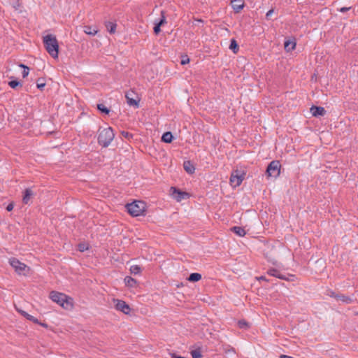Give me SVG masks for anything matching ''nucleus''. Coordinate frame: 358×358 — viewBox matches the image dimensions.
I'll return each instance as SVG.
<instances>
[{"label": "nucleus", "mask_w": 358, "mask_h": 358, "mask_svg": "<svg viewBox=\"0 0 358 358\" xmlns=\"http://www.w3.org/2000/svg\"><path fill=\"white\" fill-rule=\"evenodd\" d=\"M43 43L46 51L53 58H57L59 54V43L56 36L48 34L43 37Z\"/></svg>", "instance_id": "obj_1"}, {"label": "nucleus", "mask_w": 358, "mask_h": 358, "mask_svg": "<svg viewBox=\"0 0 358 358\" xmlns=\"http://www.w3.org/2000/svg\"><path fill=\"white\" fill-rule=\"evenodd\" d=\"M97 109L102 113H104L106 115H108L110 113V109L108 108L103 103L97 104Z\"/></svg>", "instance_id": "obj_26"}, {"label": "nucleus", "mask_w": 358, "mask_h": 358, "mask_svg": "<svg viewBox=\"0 0 358 358\" xmlns=\"http://www.w3.org/2000/svg\"><path fill=\"white\" fill-rule=\"evenodd\" d=\"M19 66L24 69V70L22 71V77L23 78L27 77L29 74V69L26 65H24L23 64H20L19 65Z\"/></svg>", "instance_id": "obj_33"}, {"label": "nucleus", "mask_w": 358, "mask_h": 358, "mask_svg": "<svg viewBox=\"0 0 358 358\" xmlns=\"http://www.w3.org/2000/svg\"><path fill=\"white\" fill-rule=\"evenodd\" d=\"M8 85L13 88V89H15L18 86H22V84L20 83V81H18L17 80H12L8 82Z\"/></svg>", "instance_id": "obj_30"}, {"label": "nucleus", "mask_w": 358, "mask_h": 358, "mask_svg": "<svg viewBox=\"0 0 358 358\" xmlns=\"http://www.w3.org/2000/svg\"><path fill=\"white\" fill-rule=\"evenodd\" d=\"M141 271V268L138 265H133L130 268V272L132 274L136 275L140 273Z\"/></svg>", "instance_id": "obj_29"}, {"label": "nucleus", "mask_w": 358, "mask_h": 358, "mask_svg": "<svg viewBox=\"0 0 358 358\" xmlns=\"http://www.w3.org/2000/svg\"><path fill=\"white\" fill-rule=\"evenodd\" d=\"M124 283L129 287H136L137 286V280L131 276L124 278Z\"/></svg>", "instance_id": "obj_17"}, {"label": "nucleus", "mask_w": 358, "mask_h": 358, "mask_svg": "<svg viewBox=\"0 0 358 358\" xmlns=\"http://www.w3.org/2000/svg\"><path fill=\"white\" fill-rule=\"evenodd\" d=\"M357 314H358V313H357Z\"/></svg>", "instance_id": "obj_47"}, {"label": "nucleus", "mask_w": 358, "mask_h": 358, "mask_svg": "<svg viewBox=\"0 0 358 358\" xmlns=\"http://www.w3.org/2000/svg\"><path fill=\"white\" fill-rule=\"evenodd\" d=\"M201 275L199 273H192L187 278L189 282H198L201 279Z\"/></svg>", "instance_id": "obj_23"}, {"label": "nucleus", "mask_w": 358, "mask_h": 358, "mask_svg": "<svg viewBox=\"0 0 358 358\" xmlns=\"http://www.w3.org/2000/svg\"><path fill=\"white\" fill-rule=\"evenodd\" d=\"M296 45V43L295 39H294L293 41L287 40L285 41L284 43V48L287 52H291L295 49Z\"/></svg>", "instance_id": "obj_16"}, {"label": "nucleus", "mask_w": 358, "mask_h": 358, "mask_svg": "<svg viewBox=\"0 0 358 358\" xmlns=\"http://www.w3.org/2000/svg\"><path fill=\"white\" fill-rule=\"evenodd\" d=\"M180 59V64L182 65H185L189 62V58L187 55H181Z\"/></svg>", "instance_id": "obj_34"}, {"label": "nucleus", "mask_w": 358, "mask_h": 358, "mask_svg": "<svg viewBox=\"0 0 358 358\" xmlns=\"http://www.w3.org/2000/svg\"><path fill=\"white\" fill-rule=\"evenodd\" d=\"M169 192L171 196L177 201H181L183 199L189 198V194L187 192H183L176 187H171Z\"/></svg>", "instance_id": "obj_7"}, {"label": "nucleus", "mask_w": 358, "mask_h": 358, "mask_svg": "<svg viewBox=\"0 0 358 358\" xmlns=\"http://www.w3.org/2000/svg\"><path fill=\"white\" fill-rule=\"evenodd\" d=\"M38 324L45 327V328H48V324L45 323V322H39V323H37Z\"/></svg>", "instance_id": "obj_43"}, {"label": "nucleus", "mask_w": 358, "mask_h": 358, "mask_svg": "<svg viewBox=\"0 0 358 358\" xmlns=\"http://www.w3.org/2000/svg\"><path fill=\"white\" fill-rule=\"evenodd\" d=\"M78 249L80 252H84L88 250V246L85 243H80L78 245Z\"/></svg>", "instance_id": "obj_36"}, {"label": "nucleus", "mask_w": 358, "mask_h": 358, "mask_svg": "<svg viewBox=\"0 0 358 358\" xmlns=\"http://www.w3.org/2000/svg\"><path fill=\"white\" fill-rule=\"evenodd\" d=\"M24 317L27 320H29V321H31V322H34V323H35V324H36V323H39V320H38L37 318L34 317V316H32V315H29V313H24Z\"/></svg>", "instance_id": "obj_31"}, {"label": "nucleus", "mask_w": 358, "mask_h": 358, "mask_svg": "<svg viewBox=\"0 0 358 358\" xmlns=\"http://www.w3.org/2000/svg\"><path fill=\"white\" fill-rule=\"evenodd\" d=\"M127 103L129 106H133L135 108H139L140 98L135 94L134 91L127 92L125 94Z\"/></svg>", "instance_id": "obj_8"}, {"label": "nucleus", "mask_w": 358, "mask_h": 358, "mask_svg": "<svg viewBox=\"0 0 358 358\" xmlns=\"http://www.w3.org/2000/svg\"><path fill=\"white\" fill-rule=\"evenodd\" d=\"M281 164L279 161L273 160L271 162L266 170L267 177H273L276 178L280 173Z\"/></svg>", "instance_id": "obj_6"}, {"label": "nucleus", "mask_w": 358, "mask_h": 358, "mask_svg": "<svg viewBox=\"0 0 358 358\" xmlns=\"http://www.w3.org/2000/svg\"><path fill=\"white\" fill-rule=\"evenodd\" d=\"M231 231L241 237H243L246 234L245 230L241 227H233L231 228Z\"/></svg>", "instance_id": "obj_19"}, {"label": "nucleus", "mask_w": 358, "mask_h": 358, "mask_svg": "<svg viewBox=\"0 0 358 358\" xmlns=\"http://www.w3.org/2000/svg\"><path fill=\"white\" fill-rule=\"evenodd\" d=\"M121 135H122V136H123L124 138H125L128 140H131L134 137V135L132 134H131L128 131H122Z\"/></svg>", "instance_id": "obj_35"}, {"label": "nucleus", "mask_w": 358, "mask_h": 358, "mask_svg": "<svg viewBox=\"0 0 358 358\" xmlns=\"http://www.w3.org/2000/svg\"><path fill=\"white\" fill-rule=\"evenodd\" d=\"M267 274L271 275V276L276 277V278H278L279 279H281V280H287V281L292 280L288 277H287L285 275L282 274L280 272L279 270H278V269H276L275 268H269L267 271Z\"/></svg>", "instance_id": "obj_11"}, {"label": "nucleus", "mask_w": 358, "mask_h": 358, "mask_svg": "<svg viewBox=\"0 0 358 358\" xmlns=\"http://www.w3.org/2000/svg\"><path fill=\"white\" fill-rule=\"evenodd\" d=\"M105 26L110 34H114L116 30L117 24L113 22H106Z\"/></svg>", "instance_id": "obj_20"}, {"label": "nucleus", "mask_w": 358, "mask_h": 358, "mask_svg": "<svg viewBox=\"0 0 358 358\" xmlns=\"http://www.w3.org/2000/svg\"><path fill=\"white\" fill-rule=\"evenodd\" d=\"M153 31L155 34L158 35L161 32V27L155 23Z\"/></svg>", "instance_id": "obj_38"}, {"label": "nucleus", "mask_w": 358, "mask_h": 358, "mask_svg": "<svg viewBox=\"0 0 358 358\" xmlns=\"http://www.w3.org/2000/svg\"><path fill=\"white\" fill-rule=\"evenodd\" d=\"M125 207L129 214L133 217H137L142 215L145 210V203L136 201L131 203H127Z\"/></svg>", "instance_id": "obj_4"}, {"label": "nucleus", "mask_w": 358, "mask_h": 358, "mask_svg": "<svg viewBox=\"0 0 358 358\" xmlns=\"http://www.w3.org/2000/svg\"><path fill=\"white\" fill-rule=\"evenodd\" d=\"M229 49L234 53H237L239 50V45H238L237 41L234 38H232L230 41Z\"/></svg>", "instance_id": "obj_22"}, {"label": "nucleus", "mask_w": 358, "mask_h": 358, "mask_svg": "<svg viewBox=\"0 0 358 358\" xmlns=\"http://www.w3.org/2000/svg\"><path fill=\"white\" fill-rule=\"evenodd\" d=\"M351 7H342L339 9V11L341 13H345L348 10H350Z\"/></svg>", "instance_id": "obj_40"}, {"label": "nucleus", "mask_w": 358, "mask_h": 358, "mask_svg": "<svg viewBox=\"0 0 358 358\" xmlns=\"http://www.w3.org/2000/svg\"><path fill=\"white\" fill-rule=\"evenodd\" d=\"M191 355H192V358H201L202 357L201 351L199 348L192 350Z\"/></svg>", "instance_id": "obj_28"}, {"label": "nucleus", "mask_w": 358, "mask_h": 358, "mask_svg": "<svg viewBox=\"0 0 358 358\" xmlns=\"http://www.w3.org/2000/svg\"><path fill=\"white\" fill-rule=\"evenodd\" d=\"M310 112L313 117H320V116H324L326 113V110L322 106H313L310 108Z\"/></svg>", "instance_id": "obj_13"}, {"label": "nucleus", "mask_w": 358, "mask_h": 358, "mask_svg": "<svg viewBox=\"0 0 358 358\" xmlns=\"http://www.w3.org/2000/svg\"><path fill=\"white\" fill-rule=\"evenodd\" d=\"M155 23L157 24V25H159V27H162L166 23V12L164 10L161 11L160 19L158 21H156Z\"/></svg>", "instance_id": "obj_24"}, {"label": "nucleus", "mask_w": 358, "mask_h": 358, "mask_svg": "<svg viewBox=\"0 0 358 358\" xmlns=\"http://www.w3.org/2000/svg\"><path fill=\"white\" fill-rule=\"evenodd\" d=\"M183 168L185 171L189 174H192L194 173L195 167L194 164L192 163V162L189 160L184 162Z\"/></svg>", "instance_id": "obj_15"}, {"label": "nucleus", "mask_w": 358, "mask_h": 358, "mask_svg": "<svg viewBox=\"0 0 358 358\" xmlns=\"http://www.w3.org/2000/svg\"><path fill=\"white\" fill-rule=\"evenodd\" d=\"M245 175L246 172L244 170H234L230 177L231 185H232L234 187L240 186L243 180L245 179Z\"/></svg>", "instance_id": "obj_5"}, {"label": "nucleus", "mask_w": 358, "mask_h": 358, "mask_svg": "<svg viewBox=\"0 0 358 358\" xmlns=\"http://www.w3.org/2000/svg\"><path fill=\"white\" fill-rule=\"evenodd\" d=\"M50 298L66 310L71 309L73 307L72 299L64 293L51 291Z\"/></svg>", "instance_id": "obj_2"}, {"label": "nucleus", "mask_w": 358, "mask_h": 358, "mask_svg": "<svg viewBox=\"0 0 358 358\" xmlns=\"http://www.w3.org/2000/svg\"><path fill=\"white\" fill-rule=\"evenodd\" d=\"M83 31L85 34L90 36H94L98 32V29L96 27H93L91 26H85Z\"/></svg>", "instance_id": "obj_21"}, {"label": "nucleus", "mask_w": 358, "mask_h": 358, "mask_svg": "<svg viewBox=\"0 0 358 358\" xmlns=\"http://www.w3.org/2000/svg\"><path fill=\"white\" fill-rule=\"evenodd\" d=\"M231 5L234 10V13H238L244 8L245 3L243 0H232Z\"/></svg>", "instance_id": "obj_12"}, {"label": "nucleus", "mask_w": 358, "mask_h": 358, "mask_svg": "<svg viewBox=\"0 0 358 358\" xmlns=\"http://www.w3.org/2000/svg\"><path fill=\"white\" fill-rule=\"evenodd\" d=\"M238 326L241 329H247L249 327V324L245 320H241L238 322Z\"/></svg>", "instance_id": "obj_32"}, {"label": "nucleus", "mask_w": 358, "mask_h": 358, "mask_svg": "<svg viewBox=\"0 0 358 358\" xmlns=\"http://www.w3.org/2000/svg\"><path fill=\"white\" fill-rule=\"evenodd\" d=\"M337 300H340L347 304L351 303L352 302V299L350 296L341 294H338V296H337Z\"/></svg>", "instance_id": "obj_25"}, {"label": "nucleus", "mask_w": 358, "mask_h": 358, "mask_svg": "<svg viewBox=\"0 0 358 358\" xmlns=\"http://www.w3.org/2000/svg\"><path fill=\"white\" fill-rule=\"evenodd\" d=\"M115 308L126 315H129L131 311L129 306L125 301L119 299L116 300Z\"/></svg>", "instance_id": "obj_10"}, {"label": "nucleus", "mask_w": 358, "mask_h": 358, "mask_svg": "<svg viewBox=\"0 0 358 358\" xmlns=\"http://www.w3.org/2000/svg\"><path fill=\"white\" fill-rule=\"evenodd\" d=\"M17 310L18 311V313H20L24 317V313H26L25 311H24L22 310H20V309H17Z\"/></svg>", "instance_id": "obj_45"}, {"label": "nucleus", "mask_w": 358, "mask_h": 358, "mask_svg": "<svg viewBox=\"0 0 358 358\" xmlns=\"http://www.w3.org/2000/svg\"><path fill=\"white\" fill-rule=\"evenodd\" d=\"M45 82L44 78H38L36 80L37 88L42 91L43 90V88L45 87Z\"/></svg>", "instance_id": "obj_27"}, {"label": "nucleus", "mask_w": 358, "mask_h": 358, "mask_svg": "<svg viewBox=\"0 0 358 358\" xmlns=\"http://www.w3.org/2000/svg\"><path fill=\"white\" fill-rule=\"evenodd\" d=\"M9 263L10 266L15 268V271L19 274H21L23 271H24L27 267L26 264L22 263L15 257L10 258L9 259Z\"/></svg>", "instance_id": "obj_9"}, {"label": "nucleus", "mask_w": 358, "mask_h": 358, "mask_svg": "<svg viewBox=\"0 0 358 358\" xmlns=\"http://www.w3.org/2000/svg\"><path fill=\"white\" fill-rule=\"evenodd\" d=\"M289 277H294L293 275H288Z\"/></svg>", "instance_id": "obj_46"}, {"label": "nucleus", "mask_w": 358, "mask_h": 358, "mask_svg": "<svg viewBox=\"0 0 358 358\" xmlns=\"http://www.w3.org/2000/svg\"><path fill=\"white\" fill-rule=\"evenodd\" d=\"M34 195V192L31 188H27L23 192L22 202L24 204H29L31 196Z\"/></svg>", "instance_id": "obj_14"}, {"label": "nucleus", "mask_w": 358, "mask_h": 358, "mask_svg": "<svg viewBox=\"0 0 358 358\" xmlns=\"http://www.w3.org/2000/svg\"><path fill=\"white\" fill-rule=\"evenodd\" d=\"M259 280H264V281H268V280L265 277V276H260L259 278H258Z\"/></svg>", "instance_id": "obj_44"}, {"label": "nucleus", "mask_w": 358, "mask_h": 358, "mask_svg": "<svg viewBox=\"0 0 358 358\" xmlns=\"http://www.w3.org/2000/svg\"><path fill=\"white\" fill-rule=\"evenodd\" d=\"M114 137L115 134L110 127L103 129H99L97 138L98 143L103 148H107L109 146Z\"/></svg>", "instance_id": "obj_3"}, {"label": "nucleus", "mask_w": 358, "mask_h": 358, "mask_svg": "<svg viewBox=\"0 0 358 358\" xmlns=\"http://www.w3.org/2000/svg\"><path fill=\"white\" fill-rule=\"evenodd\" d=\"M13 207H14L13 203H9V204L6 206V210H7V211L10 212V211H11V210L13 209Z\"/></svg>", "instance_id": "obj_41"}, {"label": "nucleus", "mask_w": 358, "mask_h": 358, "mask_svg": "<svg viewBox=\"0 0 358 358\" xmlns=\"http://www.w3.org/2000/svg\"><path fill=\"white\" fill-rule=\"evenodd\" d=\"M327 295L330 297L334 298L337 300V296H338V294H336L335 292L332 290H328L327 291Z\"/></svg>", "instance_id": "obj_37"}, {"label": "nucleus", "mask_w": 358, "mask_h": 358, "mask_svg": "<svg viewBox=\"0 0 358 358\" xmlns=\"http://www.w3.org/2000/svg\"><path fill=\"white\" fill-rule=\"evenodd\" d=\"M171 358H187V357H182L180 355H178L176 353H171Z\"/></svg>", "instance_id": "obj_42"}, {"label": "nucleus", "mask_w": 358, "mask_h": 358, "mask_svg": "<svg viewBox=\"0 0 358 358\" xmlns=\"http://www.w3.org/2000/svg\"><path fill=\"white\" fill-rule=\"evenodd\" d=\"M173 136L171 131H166L164 132L162 134V141L166 143H171L173 141Z\"/></svg>", "instance_id": "obj_18"}, {"label": "nucleus", "mask_w": 358, "mask_h": 358, "mask_svg": "<svg viewBox=\"0 0 358 358\" xmlns=\"http://www.w3.org/2000/svg\"><path fill=\"white\" fill-rule=\"evenodd\" d=\"M273 12H274L273 8H271V9H270V10L266 13V19L267 20H271V15L273 13Z\"/></svg>", "instance_id": "obj_39"}]
</instances>
